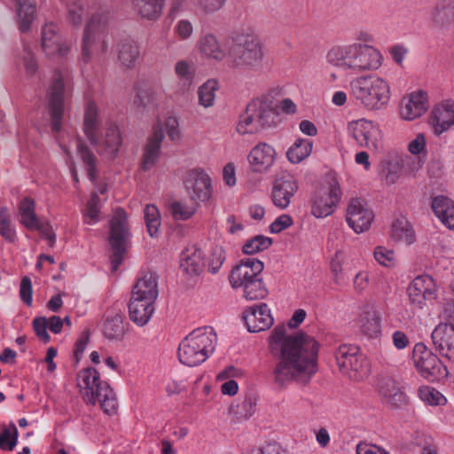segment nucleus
<instances>
[{
    "label": "nucleus",
    "instance_id": "obj_8",
    "mask_svg": "<svg viewBox=\"0 0 454 454\" xmlns=\"http://www.w3.org/2000/svg\"><path fill=\"white\" fill-rule=\"evenodd\" d=\"M79 387L83 388V399L86 403H99L105 413L114 415L117 411L115 394L106 381L100 380L99 372L91 367L82 370L78 374Z\"/></svg>",
    "mask_w": 454,
    "mask_h": 454
},
{
    "label": "nucleus",
    "instance_id": "obj_29",
    "mask_svg": "<svg viewBox=\"0 0 454 454\" xmlns=\"http://www.w3.org/2000/svg\"><path fill=\"white\" fill-rule=\"evenodd\" d=\"M380 317L372 306H365L359 314L356 324L362 334L368 338H377L381 332Z\"/></svg>",
    "mask_w": 454,
    "mask_h": 454
},
{
    "label": "nucleus",
    "instance_id": "obj_22",
    "mask_svg": "<svg viewBox=\"0 0 454 454\" xmlns=\"http://www.w3.org/2000/svg\"><path fill=\"white\" fill-rule=\"evenodd\" d=\"M374 218L372 210L366 200H350L347 207L346 221L356 233L367 231Z\"/></svg>",
    "mask_w": 454,
    "mask_h": 454
},
{
    "label": "nucleus",
    "instance_id": "obj_47",
    "mask_svg": "<svg viewBox=\"0 0 454 454\" xmlns=\"http://www.w3.org/2000/svg\"><path fill=\"white\" fill-rule=\"evenodd\" d=\"M19 210L20 223L29 230H35L40 223L35 213L34 200H20Z\"/></svg>",
    "mask_w": 454,
    "mask_h": 454
},
{
    "label": "nucleus",
    "instance_id": "obj_27",
    "mask_svg": "<svg viewBox=\"0 0 454 454\" xmlns=\"http://www.w3.org/2000/svg\"><path fill=\"white\" fill-rule=\"evenodd\" d=\"M247 330L258 333L269 329L273 325V317L267 304L261 303L249 308L243 314Z\"/></svg>",
    "mask_w": 454,
    "mask_h": 454
},
{
    "label": "nucleus",
    "instance_id": "obj_25",
    "mask_svg": "<svg viewBox=\"0 0 454 454\" xmlns=\"http://www.w3.org/2000/svg\"><path fill=\"white\" fill-rule=\"evenodd\" d=\"M429 124L436 136L454 126V100L446 99L436 104L430 114Z\"/></svg>",
    "mask_w": 454,
    "mask_h": 454
},
{
    "label": "nucleus",
    "instance_id": "obj_13",
    "mask_svg": "<svg viewBox=\"0 0 454 454\" xmlns=\"http://www.w3.org/2000/svg\"><path fill=\"white\" fill-rule=\"evenodd\" d=\"M130 236L128 215L122 208H116L110 221V245L113 251L111 263L113 270L121 264Z\"/></svg>",
    "mask_w": 454,
    "mask_h": 454
},
{
    "label": "nucleus",
    "instance_id": "obj_43",
    "mask_svg": "<svg viewBox=\"0 0 454 454\" xmlns=\"http://www.w3.org/2000/svg\"><path fill=\"white\" fill-rule=\"evenodd\" d=\"M355 38L356 40L351 43H360L362 46H365L370 59L381 67L384 58L381 51L372 44L374 40L372 34L366 29H359L356 32Z\"/></svg>",
    "mask_w": 454,
    "mask_h": 454
},
{
    "label": "nucleus",
    "instance_id": "obj_45",
    "mask_svg": "<svg viewBox=\"0 0 454 454\" xmlns=\"http://www.w3.org/2000/svg\"><path fill=\"white\" fill-rule=\"evenodd\" d=\"M454 18V2H442L437 4L430 12V22L436 26L449 23Z\"/></svg>",
    "mask_w": 454,
    "mask_h": 454
},
{
    "label": "nucleus",
    "instance_id": "obj_26",
    "mask_svg": "<svg viewBox=\"0 0 454 454\" xmlns=\"http://www.w3.org/2000/svg\"><path fill=\"white\" fill-rule=\"evenodd\" d=\"M431 339L440 354L449 361L454 362V325H438L434 329Z\"/></svg>",
    "mask_w": 454,
    "mask_h": 454
},
{
    "label": "nucleus",
    "instance_id": "obj_55",
    "mask_svg": "<svg viewBox=\"0 0 454 454\" xmlns=\"http://www.w3.org/2000/svg\"><path fill=\"white\" fill-rule=\"evenodd\" d=\"M101 204L99 200H88L83 210L84 223L94 224L100 220Z\"/></svg>",
    "mask_w": 454,
    "mask_h": 454
},
{
    "label": "nucleus",
    "instance_id": "obj_37",
    "mask_svg": "<svg viewBox=\"0 0 454 454\" xmlns=\"http://www.w3.org/2000/svg\"><path fill=\"white\" fill-rule=\"evenodd\" d=\"M174 71L180 80L179 89L176 92L184 95L193 86L195 69L189 61L182 59L175 64Z\"/></svg>",
    "mask_w": 454,
    "mask_h": 454
},
{
    "label": "nucleus",
    "instance_id": "obj_53",
    "mask_svg": "<svg viewBox=\"0 0 454 454\" xmlns=\"http://www.w3.org/2000/svg\"><path fill=\"white\" fill-rule=\"evenodd\" d=\"M18 429L16 426L11 422L9 427H4L0 433V449L12 450L17 445Z\"/></svg>",
    "mask_w": 454,
    "mask_h": 454
},
{
    "label": "nucleus",
    "instance_id": "obj_48",
    "mask_svg": "<svg viewBox=\"0 0 454 454\" xmlns=\"http://www.w3.org/2000/svg\"><path fill=\"white\" fill-rule=\"evenodd\" d=\"M241 288H243V296L247 301L261 300L268 294V290L261 276L247 283Z\"/></svg>",
    "mask_w": 454,
    "mask_h": 454
},
{
    "label": "nucleus",
    "instance_id": "obj_51",
    "mask_svg": "<svg viewBox=\"0 0 454 454\" xmlns=\"http://www.w3.org/2000/svg\"><path fill=\"white\" fill-rule=\"evenodd\" d=\"M271 245L272 239L270 238L257 235L244 244L242 251L246 254H253L268 249Z\"/></svg>",
    "mask_w": 454,
    "mask_h": 454
},
{
    "label": "nucleus",
    "instance_id": "obj_12",
    "mask_svg": "<svg viewBox=\"0 0 454 454\" xmlns=\"http://www.w3.org/2000/svg\"><path fill=\"white\" fill-rule=\"evenodd\" d=\"M334 355L340 372L350 380L359 381L368 375V362L357 346L341 345Z\"/></svg>",
    "mask_w": 454,
    "mask_h": 454
},
{
    "label": "nucleus",
    "instance_id": "obj_42",
    "mask_svg": "<svg viewBox=\"0 0 454 454\" xmlns=\"http://www.w3.org/2000/svg\"><path fill=\"white\" fill-rule=\"evenodd\" d=\"M198 207L196 200H171L168 210L175 220L185 221L196 213Z\"/></svg>",
    "mask_w": 454,
    "mask_h": 454
},
{
    "label": "nucleus",
    "instance_id": "obj_44",
    "mask_svg": "<svg viewBox=\"0 0 454 454\" xmlns=\"http://www.w3.org/2000/svg\"><path fill=\"white\" fill-rule=\"evenodd\" d=\"M392 238L395 241L411 245L416 240L415 232L404 217L397 218L392 224Z\"/></svg>",
    "mask_w": 454,
    "mask_h": 454
},
{
    "label": "nucleus",
    "instance_id": "obj_52",
    "mask_svg": "<svg viewBox=\"0 0 454 454\" xmlns=\"http://www.w3.org/2000/svg\"><path fill=\"white\" fill-rule=\"evenodd\" d=\"M418 395L421 401L429 405H443L446 398L435 388L423 386L418 390Z\"/></svg>",
    "mask_w": 454,
    "mask_h": 454
},
{
    "label": "nucleus",
    "instance_id": "obj_50",
    "mask_svg": "<svg viewBox=\"0 0 454 454\" xmlns=\"http://www.w3.org/2000/svg\"><path fill=\"white\" fill-rule=\"evenodd\" d=\"M404 158L395 160H385L382 163V174L388 184H395L401 176L402 168L404 164Z\"/></svg>",
    "mask_w": 454,
    "mask_h": 454
},
{
    "label": "nucleus",
    "instance_id": "obj_20",
    "mask_svg": "<svg viewBox=\"0 0 454 454\" xmlns=\"http://www.w3.org/2000/svg\"><path fill=\"white\" fill-rule=\"evenodd\" d=\"M196 50L200 56L207 60L222 62L231 53V47L211 32L202 34L196 43Z\"/></svg>",
    "mask_w": 454,
    "mask_h": 454
},
{
    "label": "nucleus",
    "instance_id": "obj_33",
    "mask_svg": "<svg viewBox=\"0 0 454 454\" xmlns=\"http://www.w3.org/2000/svg\"><path fill=\"white\" fill-rule=\"evenodd\" d=\"M159 294L158 277L155 273L148 271L139 278L133 287L131 295L150 301H156Z\"/></svg>",
    "mask_w": 454,
    "mask_h": 454
},
{
    "label": "nucleus",
    "instance_id": "obj_1",
    "mask_svg": "<svg viewBox=\"0 0 454 454\" xmlns=\"http://www.w3.org/2000/svg\"><path fill=\"white\" fill-rule=\"evenodd\" d=\"M269 347L278 359L274 374L279 384L290 380L307 384L317 370L319 343L305 333L287 335L286 327L278 325L271 333Z\"/></svg>",
    "mask_w": 454,
    "mask_h": 454
},
{
    "label": "nucleus",
    "instance_id": "obj_24",
    "mask_svg": "<svg viewBox=\"0 0 454 454\" xmlns=\"http://www.w3.org/2000/svg\"><path fill=\"white\" fill-rule=\"evenodd\" d=\"M427 93L422 90H419L403 98L399 113L403 120L411 121L421 117L427 112Z\"/></svg>",
    "mask_w": 454,
    "mask_h": 454
},
{
    "label": "nucleus",
    "instance_id": "obj_40",
    "mask_svg": "<svg viewBox=\"0 0 454 454\" xmlns=\"http://www.w3.org/2000/svg\"><path fill=\"white\" fill-rule=\"evenodd\" d=\"M219 82L211 78L204 82L197 90L199 105L204 108L212 107L215 105L216 92L219 90Z\"/></svg>",
    "mask_w": 454,
    "mask_h": 454
},
{
    "label": "nucleus",
    "instance_id": "obj_64",
    "mask_svg": "<svg viewBox=\"0 0 454 454\" xmlns=\"http://www.w3.org/2000/svg\"><path fill=\"white\" fill-rule=\"evenodd\" d=\"M33 287L31 279L28 277H23L20 282V296L21 301L27 306L32 305Z\"/></svg>",
    "mask_w": 454,
    "mask_h": 454
},
{
    "label": "nucleus",
    "instance_id": "obj_3",
    "mask_svg": "<svg viewBox=\"0 0 454 454\" xmlns=\"http://www.w3.org/2000/svg\"><path fill=\"white\" fill-rule=\"evenodd\" d=\"M367 51L360 43L334 44L326 51L325 61L330 67L348 74L377 71L381 67L370 59Z\"/></svg>",
    "mask_w": 454,
    "mask_h": 454
},
{
    "label": "nucleus",
    "instance_id": "obj_39",
    "mask_svg": "<svg viewBox=\"0 0 454 454\" xmlns=\"http://www.w3.org/2000/svg\"><path fill=\"white\" fill-rule=\"evenodd\" d=\"M103 333L110 340L121 339L125 333L123 315L119 311L108 314L104 324Z\"/></svg>",
    "mask_w": 454,
    "mask_h": 454
},
{
    "label": "nucleus",
    "instance_id": "obj_4",
    "mask_svg": "<svg viewBox=\"0 0 454 454\" xmlns=\"http://www.w3.org/2000/svg\"><path fill=\"white\" fill-rule=\"evenodd\" d=\"M72 90L73 82L69 74L56 71L46 95L51 129L57 133L56 139L68 157L71 155V146L67 143L69 134L61 132V127L64 115L65 94L69 93Z\"/></svg>",
    "mask_w": 454,
    "mask_h": 454
},
{
    "label": "nucleus",
    "instance_id": "obj_46",
    "mask_svg": "<svg viewBox=\"0 0 454 454\" xmlns=\"http://www.w3.org/2000/svg\"><path fill=\"white\" fill-rule=\"evenodd\" d=\"M144 217L148 234L152 238L156 237L161 225L160 210L156 206L148 204L145 207Z\"/></svg>",
    "mask_w": 454,
    "mask_h": 454
},
{
    "label": "nucleus",
    "instance_id": "obj_49",
    "mask_svg": "<svg viewBox=\"0 0 454 454\" xmlns=\"http://www.w3.org/2000/svg\"><path fill=\"white\" fill-rule=\"evenodd\" d=\"M0 235L10 243H14L17 239L16 230L7 207L0 208Z\"/></svg>",
    "mask_w": 454,
    "mask_h": 454
},
{
    "label": "nucleus",
    "instance_id": "obj_62",
    "mask_svg": "<svg viewBox=\"0 0 454 454\" xmlns=\"http://www.w3.org/2000/svg\"><path fill=\"white\" fill-rule=\"evenodd\" d=\"M228 0H197L199 8L207 14L215 13L224 7Z\"/></svg>",
    "mask_w": 454,
    "mask_h": 454
},
{
    "label": "nucleus",
    "instance_id": "obj_9",
    "mask_svg": "<svg viewBox=\"0 0 454 454\" xmlns=\"http://www.w3.org/2000/svg\"><path fill=\"white\" fill-rule=\"evenodd\" d=\"M275 117L270 102L262 98L254 99L239 115L236 131L240 136L258 133L264 128L271 127L275 122Z\"/></svg>",
    "mask_w": 454,
    "mask_h": 454
},
{
    "label": "nucleus",
    "instance_id": "obj_15",
    "mask_svg": "<svg viewBox=\"0 0 454 454\" xmlns=\"http://www.w3.org/2000/svg\"><path fill=\"white\" fill-rule=\"evenodd\" d=\"M348 133L360 147L379 151L382 147V133L375 122L358 119L348 123Z\"/></svg>",
    "mask_w": 454,
    "mask_h": 454
},
{
    "label": "nucleus",
    "instance_id": "obj_32",
    "mask_svg": "<svg viewBox=\"0 0 454 454\" xmlns=\"http://www.w3.org/2000/svg\"><path fill=\"white\" fill-rule=\"evenodd\" d=\"M381 397L391 407L397 408L406 403V395L402 390V386L397 380L384 379L379 388Z\"/></svg>",
    "mask_w": 454,
    "mask_h": 454
},
{
    "label": "nucleus",
    "instance_id": "obj_56",
    "mask_svg": "<svg viewBox=\"0 0 454 454\" xmlns=\"http://www.w3.org/2000/svg\"><path fill=\"white\" fill-rule=\"evenodd\" d=\"M173 31L180 40H189L193 35V24L187 19H181L176 22Z\"/></svg>",
    "mask_w": 454,
    "mask_h": 454
},
{
    "label": "nucleus",
    "instance_id": "obj_58",
    "mask_svg": "<svg viewBox=\"0 0 454 454\" xmlns=\"http://www.w3.org/2000/svg\"><path fill=\"white\" fill-rule=\"evenodd\" d=\"M225 260L224 251L221 247H215L212 249L208 258V271L215 274L219 271Z\"/></svg>",
    "mask_w": 454,
    "mask_h": 454
},
{
    "label": "nucleus",
    "instance_id": "obj_11",
    "mask_svg": "<svg viewBox=\"0 0 454 454\" xmlns=\"http://www.w3.org/2000/svg\"><path fill=\"white\" fill-rule=\"evenodd\" d=\"M40 46L43 54L52 60L67 59L72 51V42L61 32L59 26L47 22L41 28Z\"/></svg>",
    "mask_w": 454,
    "mask_h": 454
},
{
    "label": "nucleus",
    "instance_id": "obj_14",
    "mask_svg": "<svg viewBox=\"0 0 454 454\" xmlns=\"http://www.w3.org/2000/svg\"><path fill=\"white\" fill-rule=\"evenodd\" d=\"M412 358L417 370L431 381L440 380L448 376V371L442 361L425 344L417 343Z\"/></svg>",
    "mask_w": 454,
    "mask_h": 454
},
{
    "label": "nucleus",
    "instance_id": "obj_31",
    "mask_svg": "<svg viewBox=\"0 0 454 454\" xmlns=\"http://www.w3.org/2000/svg\"><path fill=\"white\" fill-rule=\"evenodd\" d=\"M135 13L141 20H158L165 5V0H129Z\"/></svg>",
    "mask_w": 454,
    "mask_h": 454
},
{
    "label": "nucleus",
    "instance_id": "obj_63",
    "mask_svg": "<svg viewBox=\"0 0 454 454\" xmlns=\"http://www.w3.org/2000/svg\"><path fill=\"white\" fill-rule=\"evenodd\" d=\"M167 135L171 141L180 138L179 121L176 116H168L164 123Z\"/></svg>",
    "mask_w": 454,
    "mask_h": 454
},
{
    "label": "nucleus",
    "instance_id": "obj_59",
    "mask_svg": "<svg viewBox=\"0 0 454 454\" xmlns=\"http://www.w3.org/2000/svg\"><path fill=\"white\" fill-rule=\"evenodd\" d=\"M375 260L383 266H391L394 264L395 255L393 250L387 249L384 247H377L374 250Z\"/></svg>",
    "mask_w": 454,
    "mask_h": 454
},
{
    "label": "nucleus",
    "instance_id": "obj_7",
    "mask_svg": "<svg viewBox=\"0 0 454 454\" xmlns=\"http://www.w3.org/2000/svg\"><path fill=\"white\" fill-rule=\"evenodd\" d=\"M350 93L366 109L379 110L389 102L390 86L378 75H363L350 82Z\"/></svg>",
    "mask_w": 454,
    "mask_h": 454
},
{
    "label": "nucleus",
    "instance_id": "obj_36",
    "mask_svg": "<svg viewBox=\"0 0 454 454\" xmlns=\"http://www.w3.org/2000/svg\"><path fill=\"white\" fill-rule=\"evenodd\" d=\"M298 190L294 177L287 173L278 176L272 184V199H291Z\"/></svg>",
    "mask_w": 454,
    "mask_h": 454
},
{
    "label": "nucleus",
    "instance_id": "obj_41",
    "mask_svg": "<svg viewBox=\"0 0 454 454\" xmlns=\"http://www.w3.org/2000/svg\"><path fill=\"white\" fill-rule=\"evenodd\" d=\"M431 207L441 222L454 231V200H432Z\"/></svg>",
    "mask_w": 454,
    "mask_h": 454
},
{
    "label": "nucleus",
    "instance_id": "obj_34",
    "mask_svg": "<svg viewBox=\"0 0 454 454\" xmlns=\"http://www.w3.org/2000/svg\"><path fill=\"white\" fill-rule=\"evenodd\" d=\"M115 51L121 67L135 68L140 57V47L136 42L126 39L116 45Z\"/></svg>",
    "mask_w": 454,
    "mask_h": 454
},
{
    "label": "nucleus",
    "instance_id": "obj_23",
    "mask_svg": "<svg viewBox=\"0 0 454 454\" xmlns=\"http://www.w3.org/2000/svg\"><path fill=\"white\" fill-rule=\"evenodd\" d=\"M263 263L258 259L241 260L231 271L229 281L233 288H241L247 283L259 278L263 270Z\"/></svg>",
    "mask_w": 454,
    "mask_h": 454
},
{
    "label": "nucleus",
    "instance_id": "obj_28",
    "mask_svg": "<svg viewBox=\"0 0 454 454\" xmlns=\"http://www.w3.org/2000/svg\"><path fill=\"white\" fill-rule=\"evenodd\" d=\"M129 315L132 322L139 326L146 325L155 310V301L131 295Z\"/></svg>",
    "mask_w": 454,
    "mask_h": 454
},
{
    "label": "nucleus",
    "instance_id": "obj_30",
    "mask_svg": "<svg viewBox=\"0 0 454 454\" xmlns=\"http://www.w3.org/2000/svg\"><path fill=\"white\" fill-rule=\"evenodd\" d=\"M205 254L200 248L191 247L181 254L180 268L190 276H198L205 269Z\"/></svg>",
    "mask_w": 454,
    "mask_h": 454
},
{
    "label": "nucleus",
    "instance_id": "obj_54",
    "mask_svg": "<svg viewBox=\"0 0 454 454\" xmlns=\"http://www.w3.org/2000/svg\"><path fill=\"white\" fill-rule=\"evenodd\" d=\"M338 200H312L311 214L317 217H326L330 215L337 206Z\"/></svg>",
    "mask_w": 454,
    "mask_h": 454
},
{
    "label": "nucleus",
    "instance_id": "obj_38",
    "mask_svg": "<svg viewBox=\"0 0 454 454\" xmlns=\"http://www.w3.org/2000/svg\"><path fill=\"white\" fill-rule=\"evenodd\" d=\"M312 149V141L298 137L287 149L286 159L292 164H299L311 154Z\"/></svg>",
    "mask_w": 454,
    "mask_h": 454
},
{
    "label": "nucleus",
    "instance_id": "obj_57",
    "mask_svg": "<svg viewBox=\"0 0 454 454\" xmlns=\"http://www.w3.org/2000/svg\"><path fill=\"white\" fill-rule=\"evenodd\" d=\"M342 193L340 184L334 178H331L325 182L319 191V197H326L327 199H340Z\"/></svg>",
    "mask_w": 454,
    "mask_h": 454
},
{
    "label": "nucleus",
    "instance_id": "obj_21",
    "mask_svg": "<svg viewBox=\"0 0 454 454\" xmlns=\"http://www.w3.org/2000/svg\"><path fill=\"white\" fill-rule=\"evenodd\" d=\"M73 142L76 145L77 153L82 161L90 181L94 186L91 199H97L100 195H105L108 185L105 183L98 182L97 157L80 138H74Z\"/></svg>",
    "mask_w": 454,
    "mask_h": 454
},
{
    "label": "nucleus",
    "instance_id": "obj_60",
    "mask_svg": "<svg viewBox=\"0 0 454 454\" xmlns=\"http://www.w3.org/2000/svg\"><path fill=\"white\" fill-rule=\"evenodd\" d=\"M85 11L83 5L78 2L74 1L67 6V17L70 22L74 25L82 23Z\"/></svg>",
    "mask_w": 454,
    "mask_h": 454
},
{
    "label": "nucleus",
    "instance_id": "obj_35",
    "mask_svg": "<svg viewBox=\"0 0 454 454\" xmlns=\"http://www.w3.org/2000/svg\"><path fill=\"white\" fill-rule=\"evenodd\" d=\"M16 6L17 24L21 33L30 31L36 17V7L29 0H12Z\"/></svg>",
    "mask_w": 454,
    "mask_h": 454
},
{
    "label": "nucleus",
    "instance_id": "obj_2",
    "mask_svg": "<svg viewBox=\"0 0 454 454\" xmlns=\"http://www.w3.org/2000/svg\"><path fill=\"white\" fill-rule=\"evenodd\" d=\"M100 127L98 106L94 100L90 99L86 103L83 113V134L100 155L114 160L117 157L122 144L121 132L117 125L108 123L105 134L100 136Z\"/></svg>",
    "mask_w": 454,
    "mask_h": 454
},
{
    "label": "nucleus",
    "instance_id": "obj_61",
    "mask_svg": "<svg viewBox=\"0 0 454 454\" xmlns=\"http://www.w3.org/2000/svg\"><path fill=\"white\" fill-rule=\"evenodd\" d=\"M33 328L37 337L42 340L44 343L50 341V335L47 333L48 321L44 317H35L33 320Z\"/></svg>",
    "mask_w": 454,
    "mask_h": 454
},
{
    "label": "nucleus",
    "instance_id": "obj_6",
    "mask_svg": "<svg viewBox=\"0 0 454 454\" xmlns=\"http://www.w3.org/2000/svg\"><path fill=\"white\" fill-rule=\"evenodd\" d=\"M110 12L100 9L93 13L84 28L81 46V59L87 64L102 59L108 51V42L104 31L110 20Z\"/></svg>",
    "mask_w": 454,
    "mask_h": 454
},
{
    "label": "nucleus",
    "instance_id": "obj_10",
    "mask_svg": "<svg viewBox=\"0 0 454 454\" xmlns=\"http://www.w3.org/2000/svg\"><path fill=\"white\" fill-rule=\"evenodd\" d=\"M265 50L258 36H247L241 51H232L229 59V66L244 73H258L264 67Z\"/></svg>",
    "mask_w": 454,
    "mask_h": 454
},
{
    "label": "nucleus",
    "instance_id": "obj_19",
    "mask_svg": "<svg viewBox=\"0 0 454 454\" xmlns=\"http://www.w3.org/2000/svg\"><path fill=\"white\" fill-rule=\"evenodd\" d=\"M165 137L161 122L158 121L146 138L141 154V168L145 171L152 169L161 156V144Z\"/></svg>",
    "mask_w": 454,
    "mask_h": 454
},
{
    "label": "nucleus",
    "instance_id": "obj_5",
    "mask_svg": "<svg viewBox=\"0 0 454 454\" xmlns=\"http://www.w3.org/2000/svg\"><path fill=\"white\" fill-rule=\"evenodd\" d=\"M216 342L217 337L212 327L197 328L179 344V361L187 366H197L213 354Z\"/></svg>",
    "mask_w": 454,
    "mask_h": 454
},
{
    "label": "nucleus",
    "instance_id": "obj_18",
    "mask_svg": "<svg viewBox=\"0 0 454 454\" xmlns=\"http://www.w3.org/2000/svg\"><path fill=\"white\" fill-rule=\"evenodd\" d=\"M407 294L410 303L417 309H422L427 301L437 297V286L433 278L428 275L416 277L409 285Z\"/></svg>",
    "mask_w": 454,
    "mask_h": 454
},
{
    "label": "nucleus",
    "instance_id": "obj_16",
    "mask_svg": "<svg viewBox=\"0 0 454 454\" xmlns=\"http://www.w3.org/2000/svg\"><path fill=\"white\" fill-rule=\"evenodd\" d=\"M184 186L190 199H212L214 181L203 167H194L185 171Z\"/></svg>",
    "mask_w": 454,
    "mask_h": 454
},
{
    "label": "nucleus",
    "instance_id": "obj_17",
    "mask_svg": "<svg viewBox=\"0 0 454 454\" xmlns=\"http://www.w3.org/2000/svg\"><path fill=\"white\" fill-rule=\"evenodd\" d=\"M277 157V151L272 145L259 142L247 155L249 170L256 175H265L275 166Z\"/></svg>",
    "mask_w": 454,
    "mask_h": 454
}]
</instances>
